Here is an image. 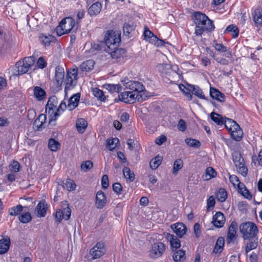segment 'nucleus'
<instances>
[{
	"mask_svg": "<svg viewBox=\"0 0 262 262\" xmlns=\"http://www.w3.org/2000/svg\"><path fill=\"white\" fill-rule=\"evenodd\" d=\"M105 88L111 93H119L122 90L119 84H107L104 85Z\"/></svg>",
	"mask_w": 262,
	"mask_h": 262,
	"instance_id": "ea45409f",
	"label": "nucleus"
},
{
	"mask_svg": "<svg viewBox=\"0 0 262 262\" xmlns=\"http://www.w3.org/2000/svg\"><path fill=\"white\" fill-rule=\"evenodd\" d=\"M210 95L213 99L220 102L224 101L225 95L215 88H210Z\"/></svg>",
	"mask_w": 262,
	"mask_h": 262,
	"instance_id": "4be33fe9",
	"label": "nucleus"
},
{
	"mask_svg": "<svg viewBox=\"0 0 262 262\" xmlns=\"http://www.w3.org/2000/svg\"><path fill=\"white\" fill-rule=\"evenodd\" d=\"M194 22L196 25L204 27L206 31L211 32L214 29L213 21L210 20L205 14L196 12L194 14Z\"/></svg>",
	"mask_w": 262,
	"mask_h": 262,
	"instance_id": "20e7f679",
	"label": "nucleus"
},
{
	"mask_svg": "<svg viewBox=\"0 0 262 262\" xmlns=\"http://www.w3.org/2000/svg\"><path fill=\"white\" fill-rule=\"evenodd\" d=\"M235 129L231 130L230 133L232 138L236 141H239L243 135L242 129L238 125V127H235Z\"/></svg>",
	"mask_w": 262,
	"mask_h": 262,
	"instance_id": "c756f323",
	"label": "nucleus"
},
{
	"mask_svg": "<svg viewBox=\"0 0 262 262\" xmlns=\"http://www.w3.org/2000/svg\"><path fill=\"white\" fill-rule=\"evenodd\" d=\"M230 182L234 186L239 184V180L238 177L235 175H231L229 177Z\"/></svg>",
	"mask_w": 262,
	"mask_h": 262,
	"instance_id": "338daca9",
	"label": "nucleus"
},
{
	"mask_svg": "<svg viewBox=\"0 0 262 262\" xmlns=\"http://www.w3.org/2000/svg\"><path fill=\"white\" fill-rule=\"evenodd\" d=\"M33 93L38 100H41L46 97V92L40 86H35L33 89Z\"/></svg>",
	"mask_w": 262,
	"mask_h": 262,
	"instance_id": "c85d7f7f",
	"label": "nucleus"
},
{
	"mask_svg": "<svg viewBox=\"0 0 262 262\" xmlns=\"http://www.w3.org/2000/svg\"><path fill=\"white\" fill-rule=\"evenodd\" d=\"M106 203V200L104 193L101 190L98 191L96 196L95 204L96 207L98 209H101L104 207Z\"/></svg>",
	"mask_w": 262,
	"mask_h": 262,
	"instance_id": "a211bd4d",
	"label": "nucleus"
},
{
	"mask_svg": "<svg viewBox=\"0 0 262 262\" xmlns=\"http://www.w3.org/2000/svg\"><path fill=\"white\" fill-rule=\"evenodd\" d=\"M233 161L236 167L238 173L243 176H246L247 174L248 169L245 166L244 160L241 155L238 152H235L233 154Z\"/></svg>",
	"mask_w": 262,
	"mask_h": 262,
	"instance_id": "1a4fd4ad",
	"label": "nucleus"
},
{
	"mask_svg": "<svg viewBox=\"0 0 262 262\" xmlns=\"http://www.w3.org/2000/svg\"><path fill=\"white\" fill-rule=\"evenodd\" d=\"M225 222V216L221 212L219 211L213 216L212 223L217 228L222 227Z\"/></svg>",
	"mask_w": 262,
	"mask_h": 262,
	"instance_id": "dca6fc26",
	"label": "nucleus"
},
{
	"mask_svg": "<svg viewBox=\"0 0 262 262\" xmlns=\"http://www.w3.org/2000/svg\"><path fill=\"white\" fill-rule=\"evenodd\" d=\"M257 246V242L256 239H253L251 241L248 243L246 247L245 251L247 253L250 251L255 249Z\"/></svg>",
	"mask_w": 262,
	"mask_h": 262,
	"instance_id": "864d4df0",
	"label": "nucleus"
},
{
	"mask_svg": "<svg viewBox=\"0 0 262 262\" xmlns=\"http://www.w3.org/2000/svg\"><path fill=\"white\" fill-rule=\"evenodd\" d=\"M101 184L103 189H106L108 187L109 185V182L108 176L107 175L104 174L102 176Z\"/></svg>",
	"mask_w": 262,
	"mask_h": 262,
	"instance_id": "680f3d73",
	"label": "nucleus"
},
{
	"mask_svg": "<svg viewBox=\"0 0 262 262\" xmlns=\"http://www.w3.org/2000/svg\"><path fill=\"white\" fill-rule=\"evenodd\" d=\"M74 19L70 17L63 19L55 29L57 34L61 36L69 33L74 27Z\"/></svg>",
	"mask_w": 262,
	"mask_h": 262,
	"instance_id": "423d86ee",
	"label": "nucleus"
},
{
	"mask_svg": "<svg viewBox=\"0 0 262 262\" xmlns=\"http://www.w3.org/2000/svg\"><path fill=\"white\" fill-rule=\"evenodd\" d=\"M77 69H73L69 70L65 79L64 92L66 94L68 90L73 89L77 83Z\"/></svg>",
	"mask_w": 262,
	"mask_h": 262,
	"instance_id": "0eeeda50",
	"label": "nucleus"
},
{
	"mask_svg": "<svg viewBox=\"0 0 262 262\" xmlns=\"http://www.w3.org/2000/svg\"><path fill=\"white\" fill-rule=\"evenodd\" d=\"M225 244V240L223 237H220L218 238L214 248L213 249V252L215 253H220L223 250V247Z\"/></svg>",
	"mask_w": 262,
	"mask_h": 262,
	"instance_id": "473e14b6",
	"label": "nucleus"
},
{
	"mask_svg": "<svg viewBox=\"0 0 262 262\" xmlns=\"http://www.w3.org/2000/svg\"><path fill=\"white\" fill-rule=\"evenodd\" d=\"M10 240L8 237L3 238L0 240V254H3L6 253L10 247Z\"/></svg>",
	"mask_w": 262,
	"mask_h": 262,
	"instance_id": "393cba45",
	"label": "nucleus"
},
{
	"mask_svg": "<svg viewBox=\"0 0 262 262\" xmlns=\"http://www.w3.org/2000/svg\"><path fill=\"white\" fill-rule=\"evenodd\" d=\"M88 126V123L86 120L83 118L78 119L76 121V126L77 130L80 133H83Z\"/></svg>",
	"mask_w": 262,
	"mask_h": 262,
	"instance_id": "bb28decb",
	"label": "nucleus"
},
{
	"mask_svg": "<svg viewBox=\"0 0 262 262\" xmlns=\"http://www.w3.org/2000/svg\"><path fill=\"white\" fill-rule=\"evenodd\" d=\"M23 207L18 205L9 209V214L11 216H16L23 211Z\"/></svg>",
	"mask_w": 262,
	"mask_h": 262,
	"instance_id": "49530a36",
	"label": "nucleus"
},
{
	"mask_svg": "<svg viewBox=\"0 0 262 262\" xmlns=\"http://www.w3.org/2000/svg\"><path fill=\"white\" fill-rule=\"evenodd\" d=\"M123 33L126 35H128L130 32L134 30V26L128 23H125L123 26Z\"/></svg>",
	"mask_w": 262,
	"mask_h": 262,
	"instance_id": "4d7b16f0",
	"label": "nucleus"
},
{
	"mask_svg": "<svg viewBox=\"0 0 262 262\" xmlns=\"http://www.w3.org/2000/svg\"><path fill=\"white\" fill-rule=\"evenodd\" d=\"M71 211L69 207V204L67 201L62 202L61 208L57 210L55 213V218L58 222H60L62 219L67 221L70 219Z\"/></svg>",
	"mask_w": 262,
	"mask_h": 262,
	"instance_id": "6e6552de",
	"label": "nucleus"
},
{
	"mask_svg": "<svg viewBox=\"0 0 262 262\" xmlns=\"http://www.w3.org/2000/svg\"><path fill=\"white\" fill-rule=\"evenodd\" d=\"M166 238L169 241L172 248L177 249L180 247V241L174 235L170 233H166Z\"/></svg>",
	"mask_w": 262,
	"mask_h": 262,
	"instance_id": "6ab92c4d",
	"label": "nucleus"
},
{
	"mask_svg": "<svg viewBox=\"0 0 262 262\" xmlns=\"http://www.w3.org/2000/svg\"><path fill=\"white\" fill-rule=\"evenodd\" d=\"M47 204L45 202H39L36 207L37 216L40 217H44L47 212Z\"/></svg>",
	"mask_w": 262,
	"mask_h": 262,
	"instance_id": "412c9836",
	"label": "nucleus"
},
{
	"mask_svg": "<svg viewBox=\"0 0 262 262\" xmlns=\"http://www.w3.org/2000/svg\"><path fill=\"white\" fill-rule=\"evenodd\" d=\"M238 225L237 223L233 222L229 226L227 237V242L228 244L233 241L236 237Z\"/></svg>",
	"mask_w": 262,
	"mask_h": 262,
	"instance_id": "2eb2a0df",
	"label": "nucleus"
},
{
	"mask_svg": "<svg viewBox=\"0 0 262 262\" xmlns=\"http://www.w3.org/2000/svg\"><path fill=\"white\" fill-rule=\"evenodd\" d=\"M165 250V245L161 242L155 243L149 251V255L151 257L156 258L162 255Z\"/></svg>",
	"mask_w": 262,
	"mask_h": 262,
	"instance_id": "ddd939ff",
	"label": "nucleus"
},
{
	"mask_svg": "<svg viewBox=\"0 0 262 262\" xmlns=\"http://www.w3.org/2000/svg\"><path fill=\"white\" fill-rule=\"evenodd\" d=\"M104 40L107 47L106 49H115L121 41L120 34L113 30H108L105 34Z\"/></svg>",
	"mask_w": 262,
	"mask_h": 262,
	"instance_id": "7ed1b4c3",
	"label": "nucleus"
},
{
	"mask_svg": "<svg viewBox=\"0 0 262 262\" xmlns=\"http://www.w3.org/2000/svg\"><path fill=\"white\" fill-rule=\"evenodd\" d=\"M118 97L120 101L126 103H134L135 101H140L142 99V95L139 93H134L131 91H126L119 95Z\"/></svg>",
	"mask_w": 262,
	"mask_h": 262,
	"instance_id": "9d476101",
	"label": "nucleus"
},
{
	"mask_svg": "<svg viewBox=\"0 0 262 262\" xmlns=\"http://www.w3.org/2000/svg\"><path fill=\"white\" fill-rule=\"evenodd\" d=\"M216 176V172L211 167L207 168L205 173L203 176V178L205 181L209 180L212 178H215Z\"/></svg>",
	"mask_w": 262,
	"mask_h": 262,
	"instance_id": "72a5a7b5",
	"label": "nucleus"
},
{
	"mask_svg": "<svg viewBox=\"0 0 262 262\" xmlns=\"http://www.w3.org/2000/svg\"><path fill=\"white\" fill-rule=\"evenodd\" d=\"M46 113L49 118V124L55 125V121L60 115V113L57 111V98L55 96L49 98L46 105Z\"/></svg>",
	"mask_w": 262,
	"mask_h": 262,
	"instance_id": "f257e3e1",
	"label": "nucleus"
},
{
	"mask_svg": "<svg viewBox=\"0 0 262 262\" xmlns=\"http://www.w3.org/2000/svg\"><path fill=\"white\" fill-rule=\"evenodd\" d=\"M216 197L217 200L221 202L225 201L227 198V193L224 188H221L216 193Z\"/></svg>",
	"mask_w": 262,
	"mask_h": 262,
	"instance_id": "a19ab883",
	"label": "nucleus"
},
{
	"mask_svg": "<svg viewBox=\"0 0 262 262\" xmlns=\"http://www.w3.org/2000/svg\"><path fill=\"white\" fill-rule=\"evenodd\" d=\"M183 166V162L181 159L176 160L173 164V167L172 169V173L176 175L179 170H180Z\"/></svg>",
	"mask_w": 262,
	"mask_h": 262,
	"instance_id": "a18cd8bd",
	"label": "nucleus"
},
{
	"mask_svg": "<svg viewBox=\"0 0 262 262\" xmlns=\"http://www.w3.org/2000/svg\"><path fill=\"white\" fill-rule=\"evenodd\" d=\"M257 161L259 166H262V150H261L258 156H253L252 157V162L254 163V165H256V162Z\"/></svg>",
	"mask_w": 262,
	"mask_h": 262,
	"instance_id": "13d9d810",
	"label": "nucleus"
},
{
	"mask_svg": "<svg viewBox=\"0 0 262 262\" xmlns=\"http://www.w3.org/2000/svg\"><path fill=\"white\" fill-rule=\"evenodd\" d=\"M187 89L189 90V91L191 92L193 94L195 95L201 99L205 98L202 90L199 86L194 85L188 84Z\"/></svg>",
	"mask_w": 262,
	"mask_h": 262,
	"instance_id": "5701e85b",
	"label": "nucleus"
},
{
	"mask_svg": "<svg viewBox=\"0 0 262 262\" xmlns=\"http://www.w3.org/2000/svg\"><path fill=\"white\" fill-rule=\"evenodd\" d=\"M171 228L179 238L183 237L187 230L186 226L182 223L173 224L171 225Z\"/></svg>",
	"mask_w": 262,
	"mask_h": 262,
	"instance_id": "4468645a",
	"label": "nucleus"
},
{
	"mask_svg": "<svg viewBox=\"0 0 262 262\" xmlns=\"http://www.w3.org/2000/svg\"><path fill=\"white\" fill-rule=\"evenodd\" d=\"M60 146V143L58 141H56L55 139H50L49 140L48 143V147L51 150L53 151H56L59 149Z\"/></svg>",
	"mask_w": 262,
	"mask_h": 262,
	"instance_id": "37998d69",
	"label": "nucleus"
},
{
	"mask_svg": "<svg viewBox=\"0 0 262 262\" xmlns=\"http://www.w3.org/2000/svg\"><path fill=\"white\" fill-rule=\"evenodd\" d=\"M113 190L118 194H120L122 191V187L119 183H115L113 185Z\"/></svg>",
	"mask_w": 262,
	"mask_h": 262,
	"instance_id": "69168bd1",
	"label": "nucleus"
},
{
	"mask_svg": "<svg viewBox=\"0 0 262 262\" xmlns=\"http://www.w3.org/2000/svg\"><path fill=\"white\" fill-rule=\"evenodd\" d=\"M102 6L100 3L96 2L94 3L93 5L91 6V7L88 9V13L91 16L96 15L98 14L101 10Z\"/></svg>",
	"mask_w": 262,
	"mask_h": 262,
	"instance_id": "b1692460",
	"label": "nucleus"
},
{
	"mask_svg": "<svg viewBox=\"0 0 262 262\" xmlns=\"http://www.w3.org/2000/svg\"><path fill=\"white\" fill-rule=\"evenodd\" d=\"M225 32L232 33V35L233 38L237 37L239 34V31L237 27L234 25H231L228 26L225 30Z\"/></svg>",
	"mask_w": 262,
	"mask_h": 262,
	"instance_id": "09e8293b",
	"label": "nucleus"
},
{
	"mask_svg": "<svg viewBox=\"0 0 262 262\" xmlns=\"http://www.w3.org/2000/svg\"><path fill=\"white\" fill-rule=\"evenodd\" d=\"M106 249L104 243L98 242L90 251V254L93 259H97L103 255Z\"/></svg>",
	"mask_w": 262,
	"mask_h": 262,
	"instance_id": "f8f14e48",
	"label": "nucleus"
},
{
	"mask_svg": "<svg viewBox=\"0 0 262 262\" xmlns=\"http://www.w3.org/2000/svg\"><path fill=\"white\" fill-rule=\"evenodd\" d=\"M93 162L91 161L88 160L82 163L81 165V170L84 172H86L88 170L91 169L93 167Z\"/></svg>",
	"mask_w": 262,
	"mask_h": 262,
	"instance_id": "5fc2aeb1",
	"label": "nucleus"
},
{
	"mask_svg": "<svg viewBox=\"0 0 262 262\" xmlns=\"http://www.w3.org/2000/svg\"><path fill=\"white\" fill-rule=\"evenodd\" d=\"M123 176L125 179L129 182H133L135 179V174L133 172L131 171L130 168L127 167H125L123 169Z\"/></svg>",
	"mask_w": 262,
	"mask_h": 262,
	"instance_id": "58836bf2",
	"label": "nucleus"
},
{
	"mask_svg": "<svg viewBox=\"0 0 262 262\" xmlns=\"http://www.w3.org/2000/svg\"><path fill=\"white\" fill-rule=\"evenodd\" d=\"M40 41L45 46H49L51 42L55 40V38L51 35L42 34L39 36Z\"/></svg>",
	"mask_w": 262,
	"mask_h": 262,
	"instance_id": "2f4dec72",
	"label": "nucleus"
},
{
	"mask_svg": "<svg viewBox=\"0 0 262 262\" xmlns=\"http://www.w3.org/2000/svg\"><path fill=\"white\" fill-rule=\"evenodd\" d=\"M63 186L68 191H73L75 189L76 185L73 180L68 179L65 182H63Z\"/></svg>",
	"mask_w": 262,
	"mask_h": 262,
	"instance_id": "79ce46f5",
	"label": "nucleus"
},
{
	"mask_svg": "<svg viewBox=\"0 0 262 262\" xmlns=\"http://www.w3.org/2000/svg\"><path fill=\"white\" fill-rule=\"evenodd\" d=\"M224 124L229 132L231 130L235 129V127H238V124L235 121L229 118H225Z\"/></svg>",
	"mask_w": 262,
	"mask_h": 262,
	"instance_id": "f704fd0d",
	"label": "nucleus"
},
{
	"mask_svg": "<svg viewBox=\"0 0 262 262\" xmlns=\"http://www.w3.org/2000/svg\"><path fill=\"white\" fill-rule=\"evenodd\" d=\"M79 101V96L77 95L73 96L68 100L67 108L69 111L74 110L78 105Z\"/></svg>",
	"mask_w": 262,
	"mask_h": 262,
	"instance_id": "cd10ccee",
	"label": "nucleus"
},
{
	"mask_svg": "<svg viewBox=\"0 0 262 262\" xmlns=\"http://www.w3.org/2000/svg\"><path fill=\"white\" fill-rule=\"evenodd\" d=\"M239 229L244 239L253 238L258 232L257 226L251 222L242 223Z\"/></svg>",
	"mask_w": 262,
	"mask_h": 262,
	"instance_id": "f03ea898",
	"label": "nucleus"
},
{
	"mask_svg": "<svg viewBox=\"0 0 262 262\" xmlns=\"http://www.w3.org/2000/svg\"><path fill=\"white\" fill-rule=\"evenodd\" d=\"M161 162L162 158L160 156H157L150 161L149 163L150 166L152 169H156L161 164Z\"/></svg>",
	"mask_w": 262,
	"mask_h": 262,
	"instance_id": "de8ad7c7",
	"label": "nucleus"
},
{
	"mask_svg": "<svg viewBox=\"0 0 262 262\" xmlns=\"http://www.w3.org/2000/svg\"><path fill=\"white\" fill-rule=\"evenodd\" d=\"M93 94L95 97L98 98L101 101H104L105 100V96L104 95L103 92L98 88H94L93 89Z\"/></svg>",
	"mask_w": 262,
	"mask_h": 262,
	"instance_id": "8fccbe9b",
	"label": "nucleus"
},
{
	"mask_svg": "<svg viewBox=\"0 0 262 262\" xmlns=\"http://www.w3.org/2000/svg\"><path fill=\"white\" fill-rule=\"evenodd\" d=\"M32 220V217L29 212H26L19 216V220L20 222L24 224H26L30 222Z\"/></svg>",
	"mask_w": 262,
	"mask_h": 262,
	"instance_id": "3c124183",
	"label": "nucleus"
},
{
	"mask_svg": "<svg viewBox=\"0 0 262 262\" xmlns=\"http://www.w3.org/2000/svg\"><path fill=\"white\" fill-rule=\"evenodd\" d=\"M185 142L189 146L193 147H199L200 146V142L193 139L187 138L185 139Z\"/></svg>",
	"mask_w": 262,
	"mask_h": 262,
	"instance_id": "6e6d98bb",
	"label": "nucleus"
},
{
	"mask_svg": "<svg viewBox=\"0 0 262 262\" xmlns=\"http://www.w3.org/2000/svg\"><path fill=\"white\" fill-rule=\"evenodd\" d=\"M64 76V68L61 66H58L55 69V80L57 83V85L61 87L63 82Z\"/></svg>",
	"mask_w": 262,
	"mask_h": 262,
	"instance_id": "f3484780",
	"label": "nucleus"
},
{
	"mask_svg": "<svg viewBox=\"0 0 262 262\" xmlns=\"http://www.w3.org/2000/svg\"><path fill=\"white\" fill-rule=\"evenodd\" d=\"M178 129L182 132H184L186 129V125L185 121L183 119H180L178 124Z\"/></svg>",
	"mask_w": 262,
	"mask_h": 262,
	"instance_id": "0e129e2a",
	"label": "nucleus"
},
{
	"mask_svg": "<svg viewBox=\"0 0 262 262\" xmlns=\"http://www.w3.org/2000/svg\"><path fill=\"white\" fill-rule=\"evenodd\" d=\"M214 47L216 50L221 52H225L227 51V47L222 43H215Z\"/></svg>",
	"mask_w": 262,
	"mask_h": 262,
	"instance_id": "052dcab7",
	"label": "nucleus"
},
{
	"mask_svg": "<svg viewBox=\"0 0 262 262\" xmlns=\"http://www.w3.org/2000/svg\"><path fill=\"white\" fill-rule=\"evenodd\" d=\"M47 115L40 114L38 116L37 118L34 121V125L37 127V129L39 130L43 127V124L45 123L46 120V116Z\"/></svg>",
	"mask_w": 262,
	"mask_h": 262,
	"instance_id": "7c9ffc66",
	"label": "nucleus"
},
{
	"mask_svg": "<svg viewBox=\"0 0 262 262\" xmlns=\"http://www.w3.org/2000/svg\"><path fill=\"white\" fill-rule=\"evenodd\" d=\"M119 142V139L117 138H113L107 141V145L110 150H113L115 148L117 143Z\"/></svg>",
	"mask_w": 262,
	"mask_h": 262,
	"instance_id": "603ef678",
	"label": "nucleus"
},
{
	"mask_svg": "<svg viewBox=\"0 0 262 262\" xmlns=\"http://www.w3.org/2000/svg\"><path fill=\"white\" fill-rule=\"evenodd\" d=\"M34 57H25L22 61H18L15 64L17 70H14V75H20L26 73L29 68L34 64Z\"/></svg>",
	"mask_w": 262,
	"mask_h": 262,
	"instance_id": "39448f33",
	"label": "nucleus"
},
{
	"mask_svg": "<svg viewBox=\"0 0 262 262\" xmlns=\"http://www.w3.org/2000/svg\"><path fill=\"white\" fill-rule=\"evenodd\" d=\"M123 81L125 88L131 90V92H133L134 93L142 94L144 90V85L138 81L128 80V79H127V81L126 80H124Z\"/></svg>",
	"mask_w": 262,
	"mask_h": 262,
	"instance_id": "9b49d317",
	"label": "nucleus"
},
{
	"mask_svg": "<svg viewBox=\"0 0 262 262\" xmlns=\"http://www.w3.org/2000/svg\"><path fill=\"white\" fill-rule=\"evenodd\" d=\"M215 205V200L213 196H210L207 200V209L209 210L210 208L213 207Z\"/></svg>",
	"mask_w": 262,
	"mask_h": 262,
	"instance_id": "e2e57ef3",
	"label": "nucleus"
},
{
	"mask_svg": "<svg viewBox=\"0 0 262 262\" xmlns=\"http://www.w3.org/2000/svg\"><path fill=\"white\" fill-rule=\"evenodd\" d=\"M105 51L111 55V57L114 59L120 58L125 53V51L122 49H119L118 47L115 49H105Z\"/></svg>",
	"mask_w": 262,
	"mask_h": 262,
	"instance_id": "aec40b11",
	"label": "nucleus"
},
{
	"mask_svg": "<svg viewBox=\"0 0 262 262\" xmlns=\"http://www.w3.org/2000/svg\"><path fill=\"white\" fill-rule=\"evenodd\" d=\"M210 116L212 120L218 125L224 124L225 118H223L222 115L214 112H212L211 113Z\"/></svg>",
	"mask_w": 262,
	"mask_h": 262,
	"instance_id": "e433bc0d",
	"label": "nucleus"
},
{
	"mask_svg": "<svg viewBox=\"0 0 262 262\" xmlns=\"http://www.w3.org/2000/svg\"><path fill=\"white\" fill-rule=\"evenodd\" d=\"M253 20L256 27L262 26V11L259 9H256L253 13Z\"/></svg>",
	"mask_w": 262,
	"mask_h": 262,
	"instance_id": "a878e982",
	"label": "nucleus"
},
{
	"mask_svg": "<svg viewBox=\"0 0 262 262\" xmlns=\"http://www.w3.org/2000/svg\"><path fill=\"white\" fill-rule=\"evenodd\" d=\"M95 62L93 60H88L82 62L80 68L83 71H88L91 70L94 66Z\"/></svg>",
	"mask_w": 262,
	"mask_h": 262,
	"instance_id": "c9c22d12",
	"label": "nucleus"
},
{
	"mask_svg": "<svg viewBox=\"0 0 262 262\" xmlns=\"http://www.w3.org/2000/svg\"><path fill=\"white\" fill-rule=\"evenodd\" d=\"M194 229V233L196 237H198L200 236L201 233V227L199 223H195L193 227Z\"/></svg>",
	"mask_w": 262,
	"mask_h": 262,
	"instance_id": "774afa93",
	"label": "nucleus"
},
{
	"mask_svg": "<svg viewBox=\"0 0 262 262\" xmlns=\"http://www.w3.org/2000/svg\"><path fill=\"white\" fill-rule=\"evenodd\" d=\"M185 252L180 250L176 251L173 255V259L176 262H182L185 259Z\"/></svg>",
	"mask_w": 262,
	"mask_h": 262,
	"instance_id": "4c0bfd02",
	"label": "nucleus"
},
{
	"mask_svg": "<svg viewBox=\"0 0 262 262\" xmlns=\"http://www.w3.org/2000/svg\"><path fill=\"white\" fill-rule=\"evenodd\" d=\"M20 165L19 163L15 160H13L10 165L11 170L16 172L19 170Z\"/></svg>",
	"mask_w": 262,
	"mask_h": 262,
	"instance_id": "bf43d9fd",
	"label": "nucleus"
},
{
	"mask_svg": "<svg viewBox=\"0 0 262 262\" xmlns=\"http://www.w3.org/2000/svg\"><path fill=\"white\" fill-rule=\"evenodd\" d=\"M144 39L148 41H149L150 43L151 42L154 41V37H156V35L154 34L152 32H151L148 28H146L145 29L144 33Z\"/></svg>",
	"mask_w": 262,
	"mask_h": 262,
	"instance_id": "c03bdc74",
	"label": "nucleus"
}]
</instances>
